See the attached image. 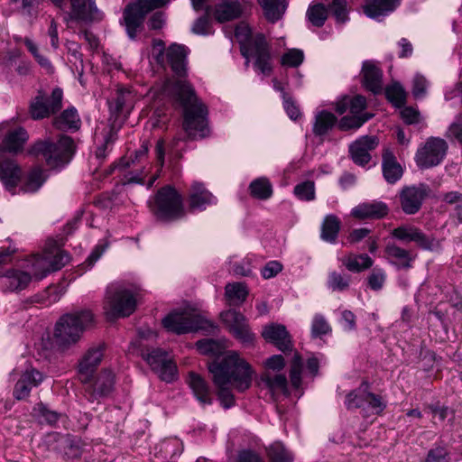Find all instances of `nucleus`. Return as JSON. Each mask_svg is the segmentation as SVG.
<instances>
[{
  "instance_id": "f257e3e1",
  "label": "nucleus",
  "mask_w": 462,
  "mask_h": 462,
  "mask_svg": "<svg viewBox=\"0 0 462 462\" xmlns=\"http://www.w3.org/2000/svg\"><path fill=\"white\" fill-rule=\"evenodd\" d=\"M189 50L182 44L172 43L168 48L161 39L152 40V59L162 67L169 66L173 78L167 79L162 94L180 104L183 109V129L189 138H204L208 134V108L198 98L188 77Z\"/></svg>"
},
{
  "instance_id": "f03ea898",
  "label": "nucleus",
  "mask_w": 462,
  "mask_h": 462,
  "mask_svg": "<svg viewBox=\"0 0 462 462\" xmlns=\"http://www.w3.org/2000/svg\"><path fill=\"white\" fill-rule=\"evenodd\" d=\"M208 366L217 388L218 399L226 409L235 405L230 384L238 392L246 391L252 384L254 371L249 363L236 351L227 352L220 361L209 363Z\"/></svg>"
},
{
  "instance_id": "7ed1b4c3",
  "label": "nucleus",
  "mask_w": 462,
  "mask_h": 462,
  "mask_svg": "<svg viewBox=\"0 0 462 462\" xmlns=\"http://www.w3.org/2000/svg\"><path fill=\"white\" fill-rule=\"evenodd\" d=\"M94 322V315L90 310H81L65 314L55 325L54 340L61 349H67L77 344L84 330Z\"/></svg>"
},
{
  "instance_id": "20e7f679",
  "label": "nucleus",
  "mask_w": 462,
  "mask_h": 462,
  "mask_svg": "<svg viewBox=\"0 0 462 462\" xmlns=\"http://www.w3.org/2000/svg\"><path fill=\"white\" fill-rule=\"evenodd\" d=\"M75 151V143L71 137L61 135L57 142L51 139L39 140L29 149L33 156H42L48 166L57 168L69 163Z\"/></svg>"
},
{
  "instance_id": "39448f33",
  "label": "nucleus",
  "mask_w": 462,
  "mask_h": 462,
  "mask_svg": "<svg viewBox=\"0 0 462 462\" xmlns=\"http://www.w3.org/2000/svg\"><path fill=\"white\" fill-rule=\"evenodd\" d=\"M152 215L162 221H175L186 215L182 196L171 185L159 189L149 201Z\"/></svg>"
},
{
  "instance_id": "423d86ee",
  "label": "nucleus",
  "mask_w": 462,
  "mask_h": 462,
  "mask_svg": "<svg viewBox=\"0 0 462 462\" xmlns=\"http://www.w3.org/2000/svg\"><path fill=\"white\" fill-rule=\"evenodd\" d=\"M136 308V298L134 292L123 286L107 288L103 304L104 313L107 320L112 321L130 316Z\"/></svg>"
},
{
  "instance_id": "0eeeda50",
  "label": "nucleus",
  "mask_w": 462,
  "mask_h": 462,
  "mask_svg": "<svg viewBox=\"0 0 462 462\" xmlns=\"http://www.w3.org/2000/svg\"><path fill=\"white\" fill-rule=\"evenodd\" d=\"M448 143L440 137H429L417 150L415 162L420 169L438 166L446 157Z\"/></svg>"
},
{
  "instance_id": "6e6552de",
  "label": "nucleus",
  "mask_w": 462,
  "mask_h": 462,
  "mask_svg": "<svg viewBox=\"0 0 462 462\" xmlns=\"http://www.w3.org/2000/svg\"><path fill=\"white\" fill-rule=\"evenodd\" d=\"M162 324L167 330L178 335L213 327L208 320L194 312H171L162 319Z\"/></svg>"
},
{
  "instance_id": "1a4fd4ad",
  "label": "nucleus",
  "mask_w": 462,
  "mask_h": 462,
  "mask_svg": "<svg viewBox=\"0 0 462 462\" xmlns=\"http://www.w3.org/2000/svg\"><path fill=\"white\" fill-rule=\"evenodd\" d=\"M143 357L161 380L171 383L177 379V365L166 351L153 348Z\"/></svg>"
},
{
  "instance_id": "9d476101",
  "label": "nucleus",
  "mask_w": 462,
  "mask_h": 462,
  "mask_svg": "<svg viewBox=\"0 0 462 462\" xmlns=\"http://www.w3.org/2000/svg\"><path fill=\"white\" fill-rule=\"evenodd\" d=\"M63 91L55 88L51 97H46L42 91L30 103V115L34 120L49 117L58 112L62 106Z\"/></svg>"
},
{
  "instance_id": "9b49d317",
  "label": "nucleus",
  "mask_w": 462,
  "mask_h": 462,
  "mask_svg": "<svg viewBox=\"0 0 462 462\" xmlns=\"http://www.w3.org/2000/svg\"><path fill=\"white\" fill-rule=\"evenodd\" d=\"M220 317L228 331L233 337L245 346H250L255 339L254 333L251 330L247 319L244 314L228 310L221 312Z\"/></svg>"
},
{
  "instance_id": "f8f14e48",
  "label": "nucleus",
  "mask_w": 462,
  "mask_h": 462,
  "mask_svg": "<svg viewBox=\"0 0 462 462\" xmlns=\"http://www.w3.org/2000/svg\"><path fill=\"white\" fill-rule=\"evenodd\" d=\"M149 8L143 5L140 0L129 3L123 11L121 24L125 25L126 33L131 40H135L143 27Z\"/></svg>"
},
{
  "instance_id": "ddd939ff",
  "label": "nucleus",
  "mask_w": 462,
  "mask_h": 462,
  "mask_svg": "<svg viewBox=\"0 0 462 462\" xmlns=\"http://www.w3.org/2000/svg\"><path fill=\"white\" fill-rule=\"evenodd\" d=\"M250 53L254 59V68L260 73L269 76L273 72L270 45L263 33H257L250 43Z\"/></svg>"
},
{
  "instance_id": "4468645a",
  "label": "nucleus",
  "mask_w": 462,
  "mask_h": 462,
  "mask_svg": "<svg viewBox=\"0 0 462 462\" xmlns=\"http://www.w3.org/2000/svg\"><path fill=\"white\" fill-rule=\"evenodd\" d=\"M429 192L430 188L424 183L403 187L399 196L402 211L407 215L416 214Z\"/></svg>"
},
{
  "instance_id": "2eb2a0df",
  "label": "nucleus",
  "mask_w": 462,
  "mask_h": 462,
  "mask_svg": "<svg viewBox=\"0 0 462 462\" xmlns=\"http://www.w3.org/2000/svg\"><path fill=\"white\" fill-rule=\"evenodd\" d=\"M391 236L403 243L414 242L423 250H433L438 242L426 236L420 229L411 225H402L391 231Z\"/></svg>"
},
{
  "instance_id": "dca6fc26",
  "label": "nucleus",
  "mask_w": 462,
  "mask_h": 462,
  "mask_svg": "<svg viewBox=\"0 0 462 462\" xmlns=\"http://www.w3.org/2000/svg\"><path fill=\"white\" fill-rule=\"evenodd\" d=\"M70 18L89 24L100 22L103 13L97 7L95 0H73L70 3Z\"/></svg>"
},
{
  "instance_id": "f3484780",
  "label": "nucleus",
  "mask_w": 462,
  "mask_h": 462,
  "mask_svg": "<svg viewBox=\"0 0 462 462\" xmlns=\"http://www.w3.org/2000/svg\"><path fill=\"white\" fill-rule=\"evenodd\" d=\"M379 144L376 136L364 135L349 145V154L352 161L359 165L365 166L371 161L370 152Z\"/></svg>"
},
{
  "instance_id": "a211bd4d",
  "label": "nucleus",
  "mask_w": 462,
  "mask_h": 462,
  "mask_svg": "<svg viewBox=\"0 0 462 462\" xmlns=\"http://www.w3.org/2000/svg\"><path fill=\"white\" fill-rule=\"evenodd\" d=\"M263 337L273 344L279 350L287 353L292 350L291 337L285 326L282 324H271L265 326L262 332Z\"/></svg>"
},
{
  "instance_id": "6ab92c4d",
  "label": "nucleus",
  "mask_w": 462,
  "mask_h": 462,
  "mask_svg": "<svg viewBox=\"0 0 462 462\" xmlns=\"http://www.w3.org/2000/svg\"><path fill=\"white\" fill-rule=\"evenodd\" d=\"M31 282L30 273L18 269L0 271V288L3 291L24 290Z\"/></svg>"
},
{
  "instance_id": "aec40b11",
  "label": "nucleus",
  "mask_w": 462,
  "mask_h": 462,
  "mask_svg": "<svg viewBox=\"0 0 462 462\" xmlns=\"http://www.w3.org/2000/svg\"><path fill=\"white\" fill-rule=\"evenodd\" d=\"M188 201L189 211H203L208 206L215 205L217 198L205 188L203 183L194 182L190 187Z\"/></svg>"
},
{
  "instance_id": "412c9836",
  "label": "nucleus",
  "mask_w": 462,
  "mask_h": 462,
  "mask_svg": "<svg viewBox=\"0 0 462 462\" xmlns=\"http://www.w3.org/2000/svg\"><path fill=\"white\" fill-rule=\"evenodd\" d=\"M43 374L34 369H26L14 385L13 395L16 400L26 399L33 387H37L43 381Z\"/></svg>"
},
{
  "instance_id": "4be33fe9",
  "label": "nucleus",
  "mask_w": 462,
  "mask_h": 462,
  "mask_svg": "<svg viewBox=\"0 0 462 462\" xmlns=\"http://www.w3.org/2000/svg\"><path fill=\"white\" fill-rule=\"evenodd\" d=\"M207 14H212L218 23H225L239 18L243 13L241 4L237 0H222L214 7L207 5Z\"/></svg>"
},
{
  "instance_id": "5701e85b",
  "label": "nucleus",
  "mask_w": 462,
  "mask_h": 462,
  "mask_svg": "<svg viewBox=\"0 0 462 462\" xmlns=\"http://www.w3.org/2000/svg\"><path fill=\"white\" fill-rule=\"evenodd\" d=\"M115 375L109 370H104L96 377L93 383L86 388V393L93 402L100 398L107 397L113 391Z\"/></svg>"
},
{
  "instance_id": "b1692460",
  "label": "nucleus",
  "mask_w": 462,
  "mask_h": 462,
  "mask_svg": "<svg viewBox=\"0 0 462 462\" xmlns=\"http://www.w3.org/2000/svg\"><path fill=\"white\" fill-rule=\"evenodd\" d=\"M389 208L383 201L373 200L360 203L351 210V216L356 219H381L387 216Z\"/></svg>"
},
{
  "instance_id": "393cba45",
  "label": "nucleus",
  "mask_w": 462,
  "mask_h": 462,
  "mask_svg": "<svg viewBox=\"0 0 462 462\" xmlns=\"http://www.w3.org/2000/svg\"><path fill=\"white\" fill-rule=\"evenodd\" d=\"M382 171L384 180L389 184L396 183L403 175V168L390 147L383 149Z\"/></svg>"
},
{
  "instance_id": "a878e982",
  "label": "nucleus",
  "mask_w": 462,
  "mask_h": 462,
  "mask_svg": "<svg viewBox=\"0 0 462 462\" xmlns=\"http://www.w3.org/2000/svg\"><path fill=\"white\" fill-rule=\"evenodd\" d=\"M384 252L392 265L403 270L411 269L417 256L411 251L402 248L395 243H388L385 245Z\"/></svg>"
},
{
  "instance_id": "bb28decb",
  "label": "nucleus",
  "mask_w": 462,
  "mask_h": 462,
  "mask_svg": "<svg viewBox=\"0 0 462 462\" xmlns=\"http://www.w3.org/2000/svg\"><path fill=\"white\" fill-rule=\"evenodd\" d=\"M104 356V346L99 344L91 346L81 358L79 364V373L81 376H85L82 379L84 383L92 375L97 366L100 364Z\"/></svg>"
},
{
  "instance_id": "cd10ccee",
  "label": "nucleus",
  "mask_w": 462,
  "mask_h": 462,
  "mask_svg": "<svg viewBox=\"0 0 462 462\" xmlns=\"http://www.w3.org/2000/svg\"><path fill=\"white\" fill-rule=\"evenodd\" d=\"M363 85L374 94L383 91V71L372 61H365L362 67Z\"/></svg>"
},
{
  "instance_id": "c85d7f7f",
  "label": "nucleus",
  "mask_w": 462,
  "mask_h": 462,
  "mask_svg": "<svg viewBox=\"0 0 462 462\" xmlns=\"http://www.w3.org/2000/svg\"><path fill=\"white\" fill-rule=\"evenodd\" d=\"M363 11L365 14L372 19L384 17L395 10L402 0H365Z\"/></svg>"
},
{
  "instance_id": "c756f323",
  "label": "nucleus",
  "mask_w": 462,
  "mask_h": 462,
  "mask_svg": "<svg viewBox=\"0 0 462 462\" xmlns=\"http://www.w3.org/2000/svg\"><path fill=\"white\" fill-rule=\"evenodd\" d=\"M26 263L25 268L27 270L25 272L30 273L31 278L34 277L36 280H42L52 272L49 253L43 255H32L26 260Z\"/></svg>"
},
{
  "instance_id": "7c9ffc66",
  "label": "nucleus",
  "mask_w": 462,
  "mask_h": 462,
  "mask_svg": "<svg viewBox=\"0 0 462 462\" xmlns=\"http://www.w3.org/2000/svg\"><path fill=\"white\" fill-rule=\"evenodd\" d=\"M28 139L27 131L23 127H18L5 134L2 142V148L8 152L18 153L23 151Z\"/></svg>"
},
{
  "instance_id": "2f4dec72",
  "label": "nucleus",
  "mask_w": 462,
  "mask_h": 462,
  "mask_svg": "<svg viewBox=\"0 0 462 462\" xmlns=\"http://www.w3.org/2000/svg\"><path fill=\"white\" fill-rule=\"evenodd\" d=\"M21 168L13 159L0 160V180L7 188H14L20 180Z\"/></svg>"
},
{
  "instance_id": "473e14b6",
  "label": "nucleus",
  "mask_w": 462,
  "mask_h": 462,
  "mask_svg": "<svg viewBox=\"0 0 462 462\" xmlns=\"http://www.w3.org/2000/svg\"><path fill=\"white\" fill-rule=\"evenodd\" d=\"M189 386L191 388L196 398L203 404H211L209 387L207 382L198 374L189 372L187 379Z\"/></svg>"
},
{
  "instance_id": "72a5a7b5",
  "label": "nucleus",
  "mask_w": 462,
  "mask_h": 462,
  "mask_svg": "<svg viewBox=\"0 0 462 462\" xmlns=\"http://www.w3.org/2000/svg\"><path fill=\"white\" fill-rule=\"evenodd\" d=\"M369 383L363 381L361 384L346 395L345 406L347 410H366V399L369 390Z\"/></svg>"
},
{
  "instance_id": "f704fd0d",
  "label": "nucleus",
  "mask_w": 462,
  "mask_h": 462,
  "mask_svg": "<svg viewBox=\"0 0 462 462\" xmlns=\"http://www.w3.org/2000/svg\"><path fill=\"white\" fill-rule=\"evenodd\" d=\"M341 228V221L334 214L326 215L320 226V238L329 244H335Z\"/></svg>"
},
{
  "instance_id": "c9c22d12",
  "label": "nucleus",
  "mask_w": 462,
  "mask_h": 462,
  "mask_svg": "<svg viewBox=\"0 0 462 462\" xmlns=\"http://www.w3.org/2000/svg\"><path fill=\"white\" fill-rule=\"evenodd\" d=\"M134 95L127 88H119L111 101H108L110 110L115 114L128 111L134 103Z\"/></svg>"
},
{
  "instance_id": "e433bc0d",
  "label": "nucleus",
  "mask_w": 462,
  "mask_h": 462,
  "mask_svg": "<svg viewBox=\"0 0 462 462\" xmlns=\"http://www.w3.org/2000/svg\"><path fill=\"white\" fill-rule=\"evenodd\" d=\"M80 118L78 111L74 107L64 110L58 117L53 120V125L59 130H79L80 127Z\"/></svg>"
},
{
  "instance_id": "4c0bfd02",
  "label": "nucleus",
  "mask_w": 462,
  "mask_h": 462,
  "mask_svg": "<svg viewBox=\"0 0 462 462\" xmlns=\"http://www.w3.org/2000/svg\"><path fill=\"white\" fill-rule=\"evenodd\" d=\"M337 120L336 116L331 112L322 110L317 113L312 126L313 134L319 137L326 135L334 127Z\"/></svg>"
},
{
  "instance_id": "58836bf2",
  "label": "nucleus",
  "mask_w": 462,
  "mask_h": 462,
  "mask_svg": "<svg viewBox=\"0 0 462 462\" xmlns=\"http://www.w3.org/2000/svg\"><path fill=\"white\" fill-rule=\"evenodd\" d=\"M263 10L264 16L271 23H275L285 12L286 0H257Z\"/></svg>"
},
{
  "instance_id": "ea45409f",
  "label": "nucleus",
  "mask_w": 462,
  "mask_h": 462,
  "mask_svg": "<svg viewBox=\"0 0 462 462\" xmlns=\"http://www.w3.org/2000/svg\"><path fill=\"white\" fill-rule=\"evenodd\" d=\"M345 267L353 273H360L370 268L374 261L366 254H348L342 259Z\"/></svg>"
},
{
  "instance_id": "a19ab883",
  "label": "nucleus",
  "mask_w": 462,
  "mask_h": 462,
  "mask_svg": "<svg viewBox=\"0 0 462 462\" xmlns=\"http://www.w3.org/2000/svg\"><path fill=\"white\" fill-rule=\"evenodd\" d=\"M250 194L253 198L266 200L273 195V186L265 177L254 180L249 185Z\"/></svg>"
},
{
  "instance_id": "79ce46f5",
  "label": "nucleus",
  "mask_w": 462,
  "mask_h": 462,
  "mask_svg": "<svg viewBox=\"0 0 462 462\" xmlns=\"http://www.w3.org/2000/svg\"><path fill=\"white\" fill-rule=\"evenodd\" d=\"M198 351L202 355L220 356L226 348V340L201 339L196 343Z\"/></svg>"
},
{
  "instance_id": "37998d69",
  "label": "nucleus",
  "mask_w": 462,
  "mask_h": 462,
  "mask_svg": "<svg viewBox=\"0 0 462 462\" xmlns=\"http://www.w3.org/2000/svg\"><path fill=\"white\" fill-rule=\"evenodd\" d=\"M262 382L273 393H288L287 378L283 374H272L267 372L262 375Z\"/></svg>"
},
{
  "instance_id": "c03bdc74",
  "label": "nucleus",
  "mask_w": 462,
  "mask_h": 462,
  "mask_svg": "<svg viewBox=\"0 0 462 462\" xmlns=\"http://www.w3.org/2000/svg\"><path fill=\"white\" fill-rule=\"evenodd\" d=\"M225 289L230 305H241L248 294L246 286L241 282L228 283Z\"/></svg>"
},
{
  "instance_id": "a18cd8bd",
  "label": "nucleus",
  "mask_w": 462,
  "mask_h": 462,
  "mask_svg": "<svg viewBox=\"0 0 462 462\" xmlns=\"http://www.w3.org/2000/svg\"><path fill=\"white\" fill-rule=\"evenodd\" d=\"M306 16L313 26L322 27L328 16V8L323 4L310 5Z\"/></svg>"
},
{
  "instance_id": "49530a36",
  "label": "nucleus",
  "mask_w": 462,
  "mask_h": 462,
  "mask_svg": "<svg viewBox=\"0 0 462 462\" xmlns=\"http://www.w3.org/2000/svg\"><path fill=\"white\" fill-rule=\"evenodd\" d=\"M268 456L272 462H293L292 453L280 441L268 448Z\"/></svg>"
},
{
  "instance_id": "de8ad7c7",
  "label": "nucleus",
  "mask_w": 462,
  "mask_h": 462,
  "mask_svg": "<svg viewBox=\"0 0 462 462\" xmlns=\"http://www.w3.org/2000/svg\"><path fill=\"white\" fill-rule=\"evenodd\" d=\"M44 181L43 171L35 168L29 172L22 189L24 192L33 193L42 186Z\"/></svg>"
},
{
  "instance_id": "09e8293b",
  "label": "nucleus",
  "mask_w": 462,
  "mask_h": 462,
  "mask_svg": "<svg viewBox=\"0 0 462 462\" xmlns=\"http://www.w3.org/2000/svg\"><path fill=\"white\" fill-rule=\"evenodd\" d=\"M372 116L373 115L368 113L363 114L362 116L352 115L343 116L338 123V128L342 131H347L350 129L356 130L371 119Z\"/></svg>"
},
{
  "instance_id": "8fccbe9b",
  "label": "nucleus",
  "mask_w": 462,
  "mask_h": 462,
  "mask_svg": "<svg viewBox=\"0 0 462 462\" xmlns=\"http://www.w3.org/2000/svg\"><path fill=\"white\" fill-rule=\"evenodd\" d=\"M387 99L396 107H402L406 102V92L399 83H393L385 88Z\"/></svg>"
},
{
  "instance_id": "3c124183",
  "label": "nucleus",
  "mask_w": 462,
  "mask_h": 462,
  "mask_svg": "<svg viewBox=\"0 0 462 462\" xmlns=\"http://www.w3.org/2000/svg\"><path fill=\"white\" fill-rule=\"evenodd\" d=\"M295 197L302 201H312L316 199L315 183L312 180H305L297 184L293 189Z\"/></svg>"
},
{
  "instance_id": "603ef678",
  "label": "nucleus",
  "mask_w": 462,
  "mask_h": 462,
  "mask_svg": "<svg viewBox=\"0 0 462 462\" xmlns=\"http://www.w3.org/2000/svg\"><path fill=\"white\" fill-rule=\"evenodd\" d=\"M327 8L328 12L331 13L337 23H344L348 20L346 0H333Z\"/></svg>"
},
{
  "instance_id": "864d4df0",
  "label": "nucleus",
  "mask_w": 462,
  "mask_h": 462,
  "mask_svg": "<svg viewBox=\"0 0 462 462\" xmlns=\"http://www.w3.org/2000/svg\"><path fill=\"white\" fill-rule=\"evenodd\" d=\"M350 276L343 275L337 272H331L328 277V287L332 291H343L349 287Z\"/></svg>"
},
{
  "instance_id": "5fc2aeb1",
  "label": "nucleus",
  "mask_w": 462,
  "mask_h": 462,
  "mask_svg": "<svg viewBox=\"0 0 462 462\" xmlns=\"http://www.w3.org/2000/svg\"><path fill=\"white\" fill-rule=\"evenodd\" d=\"M87 444L78 437H69L67 439L65 454L70 458H78L81 457Z\"/></svg>"
},
{
  "instance_id": "6e6d98bb",
  "label": "nucleus",
  "mask_w": 462,
  "mask_h": 462,
  "mask_svg": "<svg viewBox=\"0 0 462 462\" xmlns=\"http://www.w3.org/2000/svg\"><path fill=\"white\" fill-rule=\"evenodd\" d=\"M331 332V328L324 316L316 314L311 323V337L314 338L321 337Z\"/></svg>"
},
{
  "instance_id": "4d7b16f0",
  "label": "nucleus",
  "mask_w": 462,
  "mask_h": 462,
  "mask_svg": "<svg viewBox=\"0 0 462 462\" xmlns=\"http://www.w3.org/2000/svg\"><path fill=\"white\" fill-rule=\"evenodd\" d=\"M366 396V409L373 414L381 415L387 406V402L381 395L374 394L369 390Z\"/></svg>"
},
{
  "instance_id": "13d9d810",
  "label": "nucleus",
  "mask_w": 462,
  "mask_h": 462,
  "mask_svg": "<svg viewBox=\"0 0 462 462\" xmlns=\"http://www.w3.org/2000/svg\"><path fill=\"white\" fill-rule=\"evenodd\" d=\"M302 359L300 354L295 353L291 360L290 378L291 385L299 388L301 384Z\"/></svg>"
},
{
  "instance_id": "bf43d9fd",
  "label": "nucleus",
  "mask_w": 462,
  "mask_h": 462,
  "mask_svg": "<svg viewBox=\"0 0 462 462\" xmlns=\"http://www.w3.org/2000/svg\"><path fill=\"white\" fill-rule=\"evenodd\" d=\"M446 137L450 141H455L462 147V115H457L453 123L448 126L446 132Z\"/></svg>"
},
{
  "instance_id": "052dcab7",
  "label": "nucleus",
  "mask_w": 462,
  "mask_h": 462,
  "mask_svg": "<svg viewBox=\"0 0 462 462\" xmlns=\"http://www.w3.org/2000/svg\"><path fill=\"white\" fill-rule=\"evenodd\" d=\"M386 273L381 268H374L367 277V285L373 291H380L385 282Z\"/></svg>"
},
{
  "instance_id": "680f3d73",
  "label": "nucleus",
  "mask_w": 462,
  "mask_h": 462,
  "mask_svg": "<svg viewBox=\"0 0 462 462\" xmlns=\"http://www.w3.org/2000/svg\"><path fill=\"white\" fill-rule=\"evenodd\" d=\"M304 60V54L302 51L292 49L282 56L281 62L283 66L291 68L299 67Z\"/></svg>"
},
{
  "instance_id": "e2e57ef3",
  "label": "nucleus",
  "mask_w": 462,
  "mask_h": 462,
  "mask_svg": "<svg viewBox=\"0 0 462 462\" xmlns=\"http://www.w3.org/2000/svg\"><path fill=\"white\" fill-rule=\"evenodd\" d=\"M235 37L239 42L240 48L242 46L249 47L250 43L254 40V38H252V32L250 27L245 23H240L236 25L235 29Z\"/></svg>"
},
{
  "instance_id": "0e129e2a",
  "label": "nucleus",
  "mask_w": 462,
  "mask_h": 462,
  "mask_svg": "<svg viewBox=\"0 0 462 462\" xmlns=\"http://www.w3.org/2000/svg\"><path fill=\"white\" fill-rule=\"evenodd\" d=\"M283 107L291 120H297L301 116L300 108L286 92H283Z\"/></svg>"
},
{
  "instance_id": "69168bd1",
  "label": "nucleus",
  "mask_w": 462,
  "mask_h": 462,
  "mask_svg": "<svg viewBox=\"0 0 462 462\" xmlns=\"http://www.w3.org/2000/svg\"><path fill=\"white\" fill-rule=\"evenodd\" d=\"M428 82L424 76L417 74L413 79L412 95L415 98H421L426 94Z\"/></svg>"
},
{
  "instance_id": "338daca9",
  "label": "nucleus",
  "mask_w": 462,
  "mask_h": 462,
  "mask_svg": "<svg viewBox=\"0 0 462 462\" xmlns=\"http://www.w3.org/2000/svg\"><path fill=\"white\" fill-rule=\"evenodd\" d=\"M69 254L62 250H59L54 255H51L52 272L60 270L69 262Z\"/></svg>"
},
{
  "instance_id": "774afa93",
  "label": "nucleus",
  "mask_w": 462,
  "mask_h": 462,
  "mask_svg": "<svg viewBox=\"0 0 462 462\" xmlns=\"http://www.w3.org/2000/svg\"><path fill=\"white\" fill-rule=\"evenodd\" d=\"M448 455L445 448H436L429 451L426 462H450Z\"/></svg>"
}]
</instances>
